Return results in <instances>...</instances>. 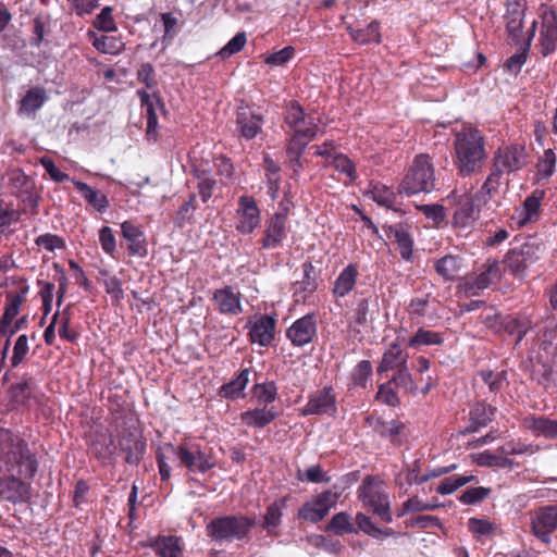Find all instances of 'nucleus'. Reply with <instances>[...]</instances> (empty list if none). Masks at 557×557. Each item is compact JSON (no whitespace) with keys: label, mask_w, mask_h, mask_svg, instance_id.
<instances>
[{"label":"nucleus","mask_w":557,"mask_h":557,"mask_svg":"<svg viewBox=\"0 0 557 557\" xmlns=\"http://www.w3.org/2000/svg\"><path fill=\"white\" fill-rule=\"evenodd\" d=\"M358 498L381 522L393 521L389 495L381 487L375 476L367 475L363 479L358 487Z\"/></svg>","instance_id":"5"},{"label":"nucleus","mask_w":557,"mask_h":557,"mask_svg":"<svg viewBox=\"0 0 557 557\" xmlns=\"http://www.w3.org/2000/svg\"><path fill=\"white\" fill-rule=\"evenodd\" d=\"M453 162L461 177L479 174L487 160L486 137L473 125H462L454 133Z\"/></svg>","instance_id":"2"},{"label":"nucleus","mask_w":557,"mask_h":557,"mask_svg":"<svg viewBox=\"0 0 557 557\" xmlns=\"http://www.w3.org/2000/svg\"><path fill=\"white\" fill-rule=\"evenodd\" d=\"M326 165L333 166L337 172L345 174L350 182L358 177L355 163L344 153H335Z\"/></svg>","instance_id":"46"},{"label":"nucleus","mask_w":557,"mask_h":557,"mask_svg":"<svg viewBox=\"0 0 557 557\" xmlns=\"http://www.w3.org/2000/svg\"><path fill=\"white\" fill-rule=\"evenodd\" d=\"M482 381L488 386L493 394L499 393L507 384V371L481 370L479 373Z\"/></svg>","instance_id":"45"},{"label":"nucleus","mask_w":557,"mask_h":557,"mask_svg":"<svg viewBox=\"0 0 557 557\" xmlns=\"http://www.w3.org/2000/svg\"><path fill=\"white\" fill-rule=\"evenodd\" d=\"M523 426L535 436L557 440V420L546 416L529 414L522 421Z\"/></svg>","instance_id":"25"},{"label":"nucleus","mask_w":557,"mask_h":557,"mask_svg":"<svg viewBox=\"0 0 557 557\" xmlns=\"http://www.w3.org/2000/svg\"><path fill=\"white\" fill-rule=\"evenodd\" d=\"M255 520L244 516H226L212 520L207 525L210 537L219 542H232L246 537Z\"/></svg>","instance_id":"7"},{"label":"nucleus","mask_w":557,"mask_h":557,"mask_svg":"<svg viewBox=\"0 0 557 557\" xmlns=\"http://www.w3.org/2000/svg\"><path fill=\"white\" fill-rule=\"evenodd\" d=\"M264 170L268 184V193L274 199L278 190V169L276 163L268 156L264 157Z\"/></svg>","instance_id":"55"},{"label":"nucleus","mask_w":557,"mask_h":557,"mask_svg":"<svg viewBox=\"0 0 557 557\" xmlns=\"http://www.w3.org/2000/svg\"><path fill=\"white\" fill-rule=\"evenodd\" d=\"M557 47V15L546 8L541 14L540 52L543 57L553 53Z\"/></svg>","instance_id":"13"},{"label":"nucleus","mask_w":557,"mask_h":557,"mask_svg":"<svg viewBox=\"0 0 557 557\" xmlns=\"http://www.w3.org/2000/svg\"><path fill=\"white\" fill-rule=\"evenodd\" d=\"M285 123L293 131L286 147V166L292 171V177L302 170L301 156L318 134L319 126L312 117H307L301 106L292 101L285 110Z\"/></svg>","instance_id":"3"},{"label":"nucleus","mask_w":557,"mask_h":557,"mask_svg":"<svg viewBox=\"0 0 557 557\" xmlns=\"http://www.w3.org/2000/svg\"><path fill=\"white\" fill-rule=\"evenodd\" d=\"M373 429L381 437L388 438L389 442L395 446H401L406 442L407 426L398 419H393L389 421L377 419Z\"/></svg>","instance_id":"23"},{"label":"nucleus","mask_w":557,"mask_h":557,"mask_svg":"<svg viewBox=\"0 0 557 557\" xmlns=\"http://www.w3.org/2000/svg\"><path fill=\"white\" fill-rule=\"evenodd\" d=\"M543 250L542 243L529 239L521 246L509 249L505 255L504 263L513 276L522 278L527 269L540 260Z\"/></svg>","instance_id":"8"},{"label":"nucleus","mask_w":557,"mask_h":557,"mask_svg":"<svg viewBox=\"0 0 557 557\" xmlns=\"http://www.w3.org/2000/svg\"><path fill=\"white\" fill-rule=\"evenodd\" d=\"M1 440V458L12 475L0 479V499L13 504L25 503L30 498V486L15 474L25 479L33 478L38 469L37 460L21 438L7 432Z\"/></svg>","instance_id":"1"},{"label":"nucleus","mask_w":557,"mask_h":557,"mask_svg":"<svg viewBox=\"0 0 557 557\" xmlns=\"http://www.w3.org/2000/svg\"><path fill=\"white\" fill-rule=\"evenodd\" d=\"M28 351H29L28 337H27V335L22 334L17 337V339L14 344L13 355L10 359L11 366L13 368L18 367L25 360Z\"/></svg>","instance_id":"60"},{"label":"nucleus","mask_w":557,"mask_h":557,"mask_svg":"<svg viewBox=\"0 0 557 557\" xmlns=\"http://www.w3.org/2000/svg\"><path fill=\"white\" fill-rule=\"evenodd\" d=\"M359 277V267L357 263L347 264L337 275L333 287L332 295L334 298H344L349 295L358 281Z\"/></svg>","instance_id":"21"},{"label":"nucleus","mask_w":557,"mask_h":557,"mask_svg":"<svg viewBox=\"0 0 557 557\" xmlns=\"http://www.w3.org/2000/svg\"><path fill=\"white\" fill-rule=\"evenodd\" d=\"M250 370L244 369L220 388V395L225 398L238 399L245 396L244 391L249 383Z\"/></svg>","instance_id":"34"},{"label":"nucleus","mask_w":557,"mask_h":557,"mask_svg":"<svg viewBox=\"0 0 557 557\" xmlns=\"http://www.w3.org/2000/svg\"><path fill=\"white\" fill-rule=\"evenodd\" d=\"M535 28H536V21H533L531 28L529 29L528 37L524 44V47L521 48L520 51L512 54L510 58L507 59L504 66L513 74H518L522 67V65L525 63L528 58V51L531 46V40L535 35Z\"/></svg>","instance_id":"36"},{"label":"nucleus","mask_w":557,"mask_h":557,"mask_svg":"<svg viewBox=\"0 0 557 557\" xmlns=\"http://www.w3.org/2000/svg\"><path fill=\"white\" fill-rule=\"evenodd\" d=\"M246 34L244 32L237 33L218 53L222 60H225L239 52L246 45Z\"/></svg>","instance_id":"58"},{"label":"nucleus","mask_w":557,"mask_h":557,"mask_svg":"<svg viewBox=\"0 0 557 557\" xmlns=\"http://www.w3.org/2000/svg\"><path fill=\"white\" fill-rule=\"evenodd\" d=\"M384 232L389 239H394L397 244L401 258L410 261L413 255V239L409 233L408 225L398 223L395 225L384 226Z\"/></svg>","instance_id":"19"},{"label":"nucleus","mask_w":557,"mask_h":557,"mask_svg":"<svg viewBox=\"0 0 557 557\" xmlns=\"http://www.w3.org/2000/svg\"><path fill=\"white\" fill-rule=\"evenodd\" d=\"M72 183L82 195V197L98 212H104L109 207L107 196L97 189H94L84 182L73 180Z\"/></svg>","instance_id":"31"},{"label":"nucleus","mask_w":557,"mask_h":557,"mask_svg":"<svg viewBox=\"0 0 557 557\" xmlns=\"http://www.w3.org/2000/svg\"><path fill=\"white\" fill-rule=\"evenodd\" d=\"M443 343V334L420 327L414 335L408 339L407 347L419 348L421 346H441Z\"/></svg>","instance_id":"38"},{"label":"nucleus","mask_w":557,"mask_h":557,"mask_svg":"<svg viewBox=\"0 0 557 557\" xmlns=\"http://www.w3.org/2000/svg\"><path fill=\"white\" fill-rule=\"evenodd\" d=\"M48 97L44 88L33 87L21 100L20 113L30 115L39 110L47 101Z\"/></svg>","instance_id":"35"},{"label":"nucleus","mask_w":557,"mask_h":557,"mask_svg":"<svg viewBox=\"0 0 557 557\" xmlns=\"http://www.w3.org/2000/svg\"><path fill=\"white\" fill-rule=\"evenodd\" d=\"M484 205L478 201L476 195L465 193L456 197L451 226L461 232H470L480 219Z\"/></svg>","instance_id":"9"},{"label":"nucleus","mask_w":557,"mask_h":557,"mask_svg":"<svg viewBox=\"0 0 557 557\" xmlns=\"http://www.w3.org/2000/svg\"><path fill=\"white\" fill-rule=\"evenodd\" d=\"M298 516L304 520L317 523L323 520L327 516V512L325 511V508L317 505V499L314 498L313 500L307 502L300 507Z\"/></svg>","instance_id":"49"},{"label":"nucleus","mask_w":557,"mask_h":557,"mask_svg":"<svg viewBox=\"0 0 557 557\" xmlns=\"http://www.w3.org/2000/svg\"><path fill=\"white\" fill-rule=\"evenodd\" d=\"M3 184L11 194L23 199L30 198L35 187L34 181L20 169L9 171Z\"/></svg>","instance_id":"22"},{"label":"nucleus","mask_w":557,"mask_h":557,"mask_svg":"<svg viewBox=\"0 0 557 557\" xmlns=\"http://www.w3.org/2000/svg\"><path fill=\"white\" fill-rule=\"evenodd\" d=\"M475 462L481 467L488 468H512L513 461L509 457L500 456L497 453L485 450L475 457Z\"/></svg>","instance_id":"43"},{"label":"nucleus","mask_w":557,"mask_h":557,"mask_svg":"<svg viewBox=\"0 0 557 557\" xmlns=\"http://www.w3.org/2000/svg\"><path fill=\"white\" fill-rule=\"evenodd\" d=\"M237 125L240 134L247 139L253 138L260 129L259 119L253 115H249V112L246 110L238 112Z\"/></svg>","instance_id":"44"},{"label":"nucleus","mask_w":557,"mask_h":557,"mask_svg":"<svg viewBox=\"0 0 557 557\" xmlns=\"http://www.w3.org/2000/svg\"><path fill=\"white\" fill-rule=\"evenodd\" d=\"M315 335L317 322L313 314L297 319L286 331V337L298 347L309 344Z\"/></svg>","instance_id":"16"},{"label":"nucleus","mask_w":557,"mask_h":557,"mask_svg":"<svg viewBox=\"0 0 557 557\" xmlns=\"http://www.w3.org/2000/svg\"><path fill=\"white\" fill-rule=\"evenodd\" d=\"M277 388L275 382L257 383L253 386V397L259 404L267 405L275 400Z\"/></svg>","instance_id":"51"},{"label":"nucleus","mask_w":557,"mask_h":557,"mask_svg":"<svg viewBox=\"0 0 557 557\" xmlns=\"http://www.w3.org/2000/svg\"><path fill=\"white\" fill-rule=\"evenodd\" d=\"M276 320L272 315L256 317L249 330L252 343L261 346L269 345L274 339Z\"/></svg>","instance_id":"20"},{"label":"nucleus","mask_w":557,"mask_h":557,"mask_svg":"<svg viewBox=\"0 0 557 557\" xmlns=\"http://www.w3.org/2000/svg\"><path fill=\"white\" fill-rule=\"evenodd\" d=\"M407 528H441V520L435 516L420 515L405 521Z\"/></svg>","instance_id":"64"},{"label":"nucleus","mask_w":557,"mask_h":557,"mask_svg":"<svg viewBox=\"0 0 557 557\" xmlns=\"http://www.w3.org/2000/svg\"><path fill=\"white\" fill-rule=\"evenodd\" d=\"M197 209V198L195 194L189 196V199L183 203V206L177 211L175 223L178 226H184V224L191 220L195 211Z\"/></svg>","instance_id":"62"},{"label":"nucleus","mask_w":557,"mask_h":557,"mask_svg":"<svg viewBox=\"0 0 557 557\" xmlns=\"http://www.w3.org/2000/svg\"><path fill=\"white\" fill-rule=\"evenodd\" d=\"M302 272L304 277L299 282L300 289L307 294L314 293L318 288V277L313 264L311 262H305L302 264Z\"/></svg>","instance_id":"56"},{"label":"nucleus","mask_w":557,"mask_h":557,"mask_svg":"<svg viewBox=\"0 0 557 557\" xmlns=\"http://www.w3.org/2000/svg\"><path fill=\"white\" fill-rule=\"evenodd\" d=\"M491 493V490L487 487L479 486V487H470L466 490L459 497V502L465 505H475L485 499Z\"/></svg>","instance_id":"61"},{"label":"nucleus","mask_w":557,"mask_h":557,"mask_svg":"<svg viewBox=\"0 0 557 557\" xmlns=\"http://www.w3.org/2000/svg\"><path fill=\"white\" fill-rule=\"evenodd\" d=\"M327 530L338 535L352 532L354 529L350 523L349 515L346 512L334 515L327 523Z\"/></svg>","instance_id":"57"},{"label":"nucleus","mask_w":557,"mask_h":557,"mask_svg":"<svg viewBox=\"0 0 557 557\" xmlns=\"http://www.w3.org/2000/svg\"><path fill=\"white\" fill-rule=\"evenodd\" d=\"M173 455L178 459L181 466L190 473H206L216 466V460L210 450L201 449L198 444L187 443L174 446L169 444Z\"/></svg>","instance_id":"6"},{"label":"nucleus","mask_w":557,"mask_h":557,"mask_svg":"<svg viewBox=\"0 0 557 557\" xmlns=\"http://www.w3.org/2000/svg\"><path fill=\"white\" fill-rule=\"evenodd\" d=\"M524 1L523 0H506V32L508 38L518 45L521 42V30L524 17Z\"/></svg>","instance_id":"15"},{"label":"nucleus","mask_w":557,"mask_h":557,"mask_svg":"<svg viewBox=\"0 0 557 557\" xmlns=\"http://www.w3.org/2000/svg\"><path fill=\"white\" fill-rule=\"evenodd\" d=\"M556 153L553 149L544 150L543 154L539 158L536 163V175L539 178L550 177L556 168Z\"/></svg>","instance_id":"48"},{"label":"nucleus","mask_w":557,"mask_h":557,"mask_svg":"<svg viewBox=\"0 0 557 557\" xmlns=\"http://www.w3.org/2000/svg\"><path fill=\"white\" fill-rule=\"evenodd\" d=\"M154 547L160 557H183L180 539L176 536H160Z\"/></svg>","instance_id":"42"},{"label":"nucleus","mask_w":557,"mask_h":557,"mask_svg":"<svg viewBox=\"0 0 557 557\" xmlns=\"http://www.w3.org/2000/svg\"><path fill=\"white\" fill-rule=\"evenodd\" d=\"M476 481L474 475H455L445 478L436 487V492L441 495H449L459 487Z\"/></svg>","instance_id":"47"},{"label":"nucleus","mask_w":557,"mask_h":557,"mask_svg":"<svg viewBox=\"0 0 557 557\" xmlns=\"http://www.w3.org/2000/svg\"><path fill=\"white\" fill-rule=\"evenodd\" d=\"M347 32L355 42L368 45L371 42L379 44L381 41L380 24L372 21L364 27L347 26Z\"/></svg>","instance_id":"33"},{"label":"nucleus","mask_w":557,"mask_h":557,"mask_svg":"<svg viewBox=\"0 0 557 557\" xmlns=\"http://www.w3.org/2000/svg\"><path fill=\"white\" fill-rule=\"evenodd\" d=\"M23 301L24 296L21 294L8 296V305L2 318L0 319V332L8 333V327L18 314Z\"/></svg>","instance_id":"41"},{"label":"nucleus","mask_w":557,"mask_h":557,"mask_svg":"<svg viewBox=\"0 0 557 557\" xmlns=\"http://www.w3.org/2000/svg\"><path fill=\"white\" fill-rule=\"evenodd\" d=\"M502 268L497 260L488 259L481 268L479 274L462 280L459 287L467 296H478L480 292L497 284L502 278Z\"/></svg>","instance_id":"10"},{"label":"nucleus","mask_w":557,"mask_h":557,"mask_svg":"<svg viewBox=\"0 0 557 557\" xmlns=\"http://www.w3.org/2000/svg\"><path fill=\"white\" fill-rule=\"evenodd\" d=\"M373 201L380 206L391 208L396 200L394 191L383 184H374L370 190Z\"/></svg>","instance_id":"52"},{"label":"nucleus","mask_w":557,"mask_h":557,"mask_svg":"<svg viewBox=\"0 0 557 557\" xmlns=\"http://www.w3.org/2000/svg\"><path fill=\"white\" fill-rule=\"evenodd\" d=\"M528 154L521 145H507L498 147L492 158V165L504 175H510L522 170L527 165Z\"/></svg>","instance_id":"11"},{"label":"nucleus","mask_w":557,"mask_h":557,"mask_svg":"<svg viewBox=\"0 0 557 557\" xmlns=\"http://www.w3.org/2000/svg\"><path fill=\"white\" fill-rule=\"evenodd\" d=\"M426 219L433 221L437 226L442 225L446 221V209L443 205H419L416 207Z\"/></svg>","instance_id":"53"},{"label":"nucleus","mask_w":557,"mask_h":557,"mask_svg":"<svg viewBox=\"0 0 557 557\" xmlns=\"http://www.w3.org/2000/svg\"><path fill=\"white\" fill-rule=\"evenodd\" d=\"M213 300L223 314L237 315L243 311L240 294L231 286L215 290Z\"/></svg>","instance_id":"26"},{"label":"nucleus","mask_w":557,"mask_h":557,"mask_svg":"<svg viewBox=\"0 0 557 557\" xmlns=\"http://www.w3.org/2000/svg\"><path fill=\"white\" fill-rule=\"evenodd\" d=\"M503 327L506 333L517 336L516 345L521 343L530 330V326L527 323L512 317H508L504 320Z\"/></svg>","instance_id":"54"},{"label":"nucleus","mask_w":557,"mask_h":557,"mask_svg":"<svg viewBox=\"0 0 557 557\" xmlns=\"http://www.w3.org/2000/svg\"><path fill=\"white\" fill-rule=\"evenodd\" d=\"M276 413L273 410H267L265 408H256L242 413V421L248 426L263 428L269 424Z\"/></svg>","instance_id":"40"},{"label":"nucleus","mask_w":557,"mask_h":557,"mask_svg":"<svg viewBox=\"0 0 557 557\" xmlns=\"http://www.w3.org/2000/svg\"><path fill=\"white\" fill-rule=\"evenodd\" d=\"M504 174L491 164L490 173L480 189L475 193L478 201L484 206L498 193Z\"/></svg>","instance_id":"32"},{"label":"nucleus","mask_w":557,"mask_h":557,"mask_svg":"<svg viewBox=\"0 0 557 557\" xmlns=\"http://www.w3.org/2000/svg\"><path fill=\"white\" fill-rule=\"evenodd\" d=\"M544 197V189H535L524 199L522 210L517 222L520 227L539 220L541 214V202Z\"/></svg>","instance_id":"28"},{"label":"nucleus","mask_w":557,"mask_h":557,"mask_svg":"<svg viewBox=\"0 0 557 557\" xmlns=\"http://www.w3.org/2000/svg\"><path fill=\"white\" fill-rule=\"evenodd\" d=\"M37 383L29 374H24L21 380L10 387L9 394L11 400L20 406H27L35 397Z\"/></svg>","instance_id":"29"},{"label":"nucleus","mask_w":557,"mask_h":557,"mask_svg":"<svg viewBox=\"0 0 557 557\" xmlns=\"http://www.w3.org/2000/svg\"><path fill=\"white\" fill-rule=\"evenodd\" d=\"M112 11L113 10L111 7H104L101 10V12L96 16L94 21V26L101 32H115L116 24L114 22Z\"/></svg>","instance_id":"59"},{"label":"nucleus","mask_w":557,"mask_h":557,"mask_svg":"<svg viewBox=\"0 0 557 557\" xmlns=\"http://www.w3.org/2000/svg\"><path fill=\"white\" fill-rule=\"evenodd\" d=\"M409 355L404 351L398 339L393 342L384 351L382 359L377 366V373H384L392 370H398L408 364Z\"/></svg>","instance_id":"24"},{"label":"nucleus","mask_w":557,"mask_h":557,"mask_svg":"<svg viewBox=\"0 0 557 557\" xmlns=\"http://www.w3.org/2000/svg\"><path fill=\"white\" fill-rule=\"evenodd\" d=\"M336 412V395L331 386H325L310 395L304 408V414L334 416Z\"/></svg>","instance_id":"14"},{"label":"nucleus","mask_w":557,"mask_h":557,"mask_svg":"<svg viewBox=\"0 0 557 557\" xmlns=\"http://www.w3.org/2000/svg\"><path fill=\"white\" fill-rule=\"evenodd\" d=\"M237 214V230L240 233L248 234L252 232L260 222L259 209L251 197L242 196L239 198Z\"/></svg>","instance_id":"18"},{"label":"nucleus","mask_w":557,"mask_h":557,"mask_svg":"<svg viewBox=\"0 0 557 557\" xmlns=\"http://www.w3.org/2000/svg\"><path fill=\"white\" fill-rule=\"evenodd\" d=\"M531 532L542 543L549 545L557 530V504L545 505L531 512Z\"/></svg>","instance_id":"12"},{"label":"nucleus","mask_w":557,"mask_h":557,"mask_svg":"<svg viewBox=\"0 0 557 557\" xmlns=\"http://www.w3.org/2000/svg\"><path fill=\"white\" fill-rule=\"evenodd\" d=\"M122 235L128 243L131 255L145 257L148 253L147 242L144 232L136 224L125 221L121 225Z\"/></svg>","instance_id":"27"},{"label":"nucleus","mask_w":557,"mask_h":557,"mask_svg":"<svg viewBox=\"0 0 557 557\" xmlns=\"http://www.w3.org/2000/svg\"><path fill=\"white\" fill-rule=\"evenodd\" d=\"M372 374V364L369 360H361L355 367L351 379L355 385L366 387L368 379Z\"/></svg>","instance_id":"63"},{"label":"nucleus","mask_w":557,"mask_h":557,"mask_svg":"<svg viewBox=\"0 0 557 557\" xmlns=\"http://www.w3.org/2000/svg\"><path fill=\"white\" fill-rule=\"evenodd\" d=\"M391 382L396 386L404 388L407 393L416 394L418 391L411 373L409 372L408 364L395 371Z\"/></svg>","instance_id":"50"},{"label":"nucleus","mask_w":557,"mask_h":557,"mask_svg":"<svg viewBox=\"0 0 557 557\" xmlns=\"http://www.w3.org/2000/svg\"><path fill=\"white\" fill-rule=\"evenodd\" d=\"M435 189L436 177L432 157L428 153L414 156L398 185V194L412 196L419 193L429 194Z\"/></svg>","instance_id":"4"},{"label":"nucleus","mask_w":557,"mask_h":557,"mask_svg":"<svg viewBox=\"0 0 557 557\" xmlns=\"http://www.w3.org/2000/svg\"><path fill=\"white\" fill-rule=\"evenodd\" d=\"M496 411V407L492 405L483 401L475 403L470 410V425L466 432L474 433L486 426L494 419Z\"/></svg>","instance_id":"30"},{"label":"nucleus","mask_w":557,"mask_h":557,"mask_svg":"<svg viewBox=\"0 0 557 557\" xmlns=\"http://www.w3.org/2000/svg\"><path fill=\"white\" fill-rule=\"evenodd\" d=\"M433 268L444 282H456L461 277V273L466 269V260L460 255L447 253L435 259Z\"/></svg>","instance_id":"17"},{"label":"nucleus","mask_w":557,"mask_h":557,"mask_svg":"<svg viewBox=\"0 0 557 557\" xmlns=\"http://www.w3.org/2000/svg\"><path fill=\"white\" fill-rule=\"evenodd\" d=\"M88 37L92 46L101 53L117 54L122 51L124 44L114 36L101 35L98 36L94 32L88 33Z\"/></svg>","instance_id":"37"},{"label":"nucleus","mask_w":557,"mask_h":557,"mask_svg":"<svg viewBox=\"0 0 557 557\" xmlns=\"http://www.w3.org/2000/svg\"><path fill=\"white\" fill-rule=\"evenodd\" d=\"M358 529L373 539L388 537L394 534L389 528H379L374 524L371 518L362 512H358L355 518Z\"/></svg>","instance_id":"39"}]
</instances>
